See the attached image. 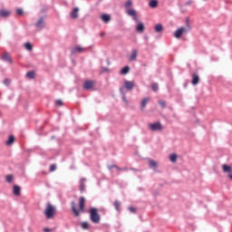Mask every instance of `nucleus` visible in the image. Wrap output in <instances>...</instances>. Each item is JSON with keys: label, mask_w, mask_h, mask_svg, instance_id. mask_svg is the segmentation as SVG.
<instances>
[{"label": "nucleus", "mask_w": 232, "mask_h": 232, "mask_svg": "<svg viewBox=\"0 0 232 232\" xmlns=\"http://www.w3.org/2000/svg\"><path fill=\"white\" fill-rule=\"evenodd\" d=\"M35 26L39 28V30H43V27L44 26V18H40L36 24Z\"/></svg>", "instance_id": "2eb2a0df"}, {"label": "nucleus", "mask_w": 232, "mask_h": 232, "mask_svg": "<svg viewBox=\"0 0 232 232\" xmlns=\"http://www.w3.org/2000/svg\"><path fill=\"white\" fill-rule=\"evenodd\" d=\"M126 10H130V6H133V2L131 0H128L124 5Z\"/></svg>", "instance_id": "a878e982"}, {"label": "nucleus", "mask_w": 232, "mask_h": 232, "mask_svg": "<svg viewBox=\"0 0 232 232\" xmlns=\"http://www.w3.org/2000/svg\"><path fill=\"white\" fill-rule=\"evenodd\" d=\"M136 31L140 34H142L144 32V24L139 23L138 25L136 26Z\"/></svg>", "instance_id": "6ab92c4d"}, {"label": "nucleus", "mask_w": 232, "mask_h": 232, "mask_svg": "<svg viewBox=\"0 0 232 232\" xmlns=\"http://www.w3.org/2000/svg\"><path fill=\"white\" fill-rule=\"evenodd\" d=\"M151 89H152L154 92H159V84H158V83H152V84H151Z\"/></svg>", "instance_id": "473e14b6"}, {"label": "nucleus", "mask_w": 232, "mask_h": 232, "mask_svg": "<svg viewBox=\"0 0 232 232\" xmlns=\"http://www.w3.org/2000/svg\"><path fill=\"white\" fill-rule=\"evenodd\" d=\"M85 51H86V49H84V47H81V46L77 45L72 49V54L82 53V52H85Z\"/></svg>", "instance_id": "6e6552de"}, {"label": "nucleus", "mask_w": 232, "mask_h": 232, "mask_svg": "<svg viewBox=\"0 0 232 232\" xmlns=\"http://www.w3.org/2000/svg\"><path fill=\"white\" fill-rule=\"evenodd\" d=\"M222 170H223V173H228V179H230V180H232V169H231V166L223 164L222 165Z\"/></svg>", "instance_id": "423d86ee"}, {"label": "nucleus", "mask_w": 232, "mask_h": 232, "mask_svg": "<svg viewBox=\"0 0 232 232\" xmlns=\"http://www.w3.org/2000/svg\"><path fill=\"white\" fill-rule=\"evenodd\" d=\"M26 77L28 79H35V72L30 71L26 73Z\"/></svg>", "instance_id": "393cba45"}, {"label": "nucleus", "mask_w": 232, "mask_h": 232, "mask_svg": "<svg viewBox=\"0 0 232 232\" xmlns=\"http://www.w3.org/2000/svg\"><path fill=\"white\" fill-rule=\"evenodd\" d=\"M100 35L101 37H104L106 35V33H101Z\"/></svg>", "instance_id": "79ce46f5"}, {"label": "nucleus", "mask_w": 232, "mask_h": 232, "mask_svg": "<svg viewBox=\"0 0 232 232\" xmlns=\"http://www.w3.org/2000/svg\"><path fill=\"white\" fill-rule=\"evenodd\" d=\"M81 226L82 229H88V227H90V225L88 224V222H82Z\"/></svg>", "instance_id": "72a5a7b5"}, {"label": "nucleus", "mask_w": 232, "mask_h": 232, "mask_svg": "<svg viewBox=\"0 0 232 232\" xmlns=\"http://www.w3.org/2000/svg\"><path fill=\"white\" fill-rule=\"evenodd\" d=\"M162 30H164V27L162 26L161 24H157L155 25V32H157L158 34L162 32Z\"/></svg>", "instance_id": "4be33fe9"}, {"label": "nucleus", "mask_w": 232, "mask_h": 232, "mask_svg": "<svg viewBox=\"0 0 232 232\" xmlns=\"http://www.w3.org/2000/svg\"><path fill=\"white\" fill-rule=\"evenodd\" d=\"M113 206H114L116 211H121V202L116 200V201H114Z\"/></svg>", "instance_id": "bb28decb"}, {"label": "nucleus", "mask_w": 232, "mask_h": 232, "mask_svg": "<svg viewBox=\"0 0 232 232\" xmlns=\"http://www.w3.org/2000/svg\"><path fill=\"white\" fill-rule=\"evenodd\" d=\"M159 104H160V106H162L163 108H166V102H164V101H160V102H159Z\"/></svg>", "instance_id": "ea45409f"}, {"label": "nucleus", "mask_w": 232, "mask_h": 232, "mask_svg": "<svg viewBox=\"0 0 232 232\" xmlns=\"http://www.w3.org/2000/svg\"><path fill=\"white\" fill-rule=\"evenodd\" d=\"M137 55H139V52L137 51V49L132 50L129 60L130 62L137 61Z\"/></svg>", "instance_id": "f8f14e48"}, {"label": "nucleus", "mask_w": 232, "mask_h": 232, "mask_svg": "<svg viewBox=\"0 0 232 232\" xmlns=\"http://www.w3.org/2000/svg\"><path fill=\"white\" fill-rule=\"evenodd\" d=\"M15 142V138L14 136H9L8 140L5 142L7 146H11V144H14Z\"/></svg>", "instance_id": "412c9836"}, {"label": "nucleus", "mask_w": 232, "mask_h": 232, "mask_svg": "<svg viewBox=\"0 0 232 232\" xmlns=\"http://www.w3.org/2000/svg\"><path fill=\"white\" fill-rule=\"evenodd\" d=\"M57 213V208L50 203H48L45 207V209L44 211V215L47 218V220H51L55 217V214Z\"/></svg>", "instance_id": "f03ea898"}, {"label": "nucleus", "mask_w": 232, "mask_h": 232, "mask_svg": "<svg viewBox=\"0 0 232 232\" xmlns=\"http://www.w3.org/2000/svg\"><path fill=\"white\" fill-rule=\"evenodd\" d=\"M122 100L126 102V96H123Z\"/></svg>", "instance_id": "c03bdc74"}, {"label": "nucleus", "mask_w": 232, "mask_h": 232, "mask_svg": "<svg viewBox=\"0 0 232 232\" xmlns=\"http://www.w3.org/2000/svg\"><path fill=\"white\" fill-rule=\"evenodd\" d=\"M101 19L102 21H103V23H110L111 17L110 16V14H103L101 15Z\"/></svg>", "instance_id": "a211bd4d"}, {"label": "nucleus", "mask_w": 232, "mask_h": 232, "mask_svg": "<svg viewBox=\"0 0 232 232\" xmlns=\"http://www.w3.org/2000/svg\"><path fill=\"white\" fill-rule=\"evenodd\" d=\"M129 211H130V213H136L137 212V208H135L133 207H130L129 208Z\"/></svg>", "instance_id": "4c0bfd02"}, {"label": "nucleus", "mask_w": 232, "mask_h": 232, "mask_svg": "<svg viewBox=\"0 0 232 232\" xmlns=\"http://www.w3.org/2000/svg\"><path fill=\"white\" fill-rule=\"evenodd\" d=\"M149 5L150 8H157V6L159 5V2L157 0H150Z\"/></svg>", "instance_id": "5701e85b"}, {"label": "nucleus", "mask_w": 232, "mask_h": 232, "mask_svg": "<svg viewBox=\"0 0 232 232\" xmlns=\"http://www.w3.org/2000/svg\"><path fill=\"white\" fill-rule=\"evenodd\" d=\"M150 168H157V162L154 160H150Z\"/></svg>", "instance_id": "f704fd0d"}, {"label": "nucleus", "mask_w": 232, "mask_h": 232, "mask_svg": "<svg viewBox=\"0 0 232 232\" xmlns=\"http://www.w3.org/2000/svg\"><path fill=\"white\" fill-rule=\"evenodd\" d=\"M57 169V166L55 164H52L50 166L49 171L53 172Z\"/></svg>", "instance_id": "c9c22d12"}, {"label": "nucleus", "mask_w": 232, "mask_h": 232, "mask_svg": "<svg viewBox=\"0 0 232 232\" xmlns=\"http://www.w3.org/2000/svg\"><path fill=\"white\" fill-rule=\"evenodd\" d=\"M200 82V77H198V74H193L192 75V84L193 86H197V84Z\"/></svg>", "instance_id": "dca6fc26"}, {"label": "nucleus", "mask_w": 232, "mask_h": 232, "mask_svg": "<svg viewBox=\"0 0 232 232\" xmlns=\"http://www.w3.org/2000/svg\"><path fill=\"white\" fill-rule=\"evenodd\" d=\"M124 86H125L126 90L130 91V90H133L135 83L133 82L125 81Z\"/></svg>", "instance_id": "ddd939ff"}, {"label": "nucleus", "mask_w": 232, "mask_h": 232, "mask_svg": "<svg viewBox=\"0 0 232 232\" xmlns=\"http://www.w3.org/2000/svg\"><path fill=\"white\" fill-rule=\"evenodd\" d=\"M84 179H82L81 181H80V191H84V188H85V185H84Z\"/></svg>", "instance_id": "c756f323"}, {"label": "nucleus", "mask_w": 232, "mask_h": 232, "mask_svg": "<svg viewBox=\"0 0 232 232\" xmlns=\"http://www.w3.org/2000/svg\"><path fill=\"white\" fill-rule=\"evenodd\" d=\"M13 193L15 197H19V195H21V187H19V185H14L13 187Z\"/></svg>", "instance_id": "4468645a"}, {"label": "nucleus", "mask_w": 232, "mask_h": 232, "mask_svg": "<svg viewBox=\"0 0 232 232\" xmlns=\"http://www.w3.org/2000/svg\"><path fill=\"white\" fill-rule=\"evenodd\" d=\"M127 14L128 15H130L131 17H133L134 21H138L137 20V11H135V9H127Z\"/></svg>", "instance_id": "9b49d317"}, {"label": "nucleus", "mask_w": 232, "mask_h": 232, "mask_svg": "<svg viewBox=\"0 0 232 232\" xmlns=\"http://www.w3.org/2000/svg\"><path fill=\"white\" fill-rule=\"evenodd\" d=\"M16 14H17L18 15H23V14H24L23 9H21V8L16 9Z\"/></svg>", "instance_id": "e433bc0d"}, {"label": "nucleus", "mask_w": 232, "mask_h": 232, "mask_svg": "<svg viewBox=\"0 0 232 232\" xmlns=\"http://www.w3.org/2000/svg\"><path fill=\"white\" fill-rule=\"evenodd\" d=\"M4 82H5V84L8 85V84H10V80L5 79V80L4 81Z\"/></svg>", "instance_id": "a19ab883"}, {"label": "nucleus", "mask_w": 232, "mask_h": 232, "mask_svg": "<svg viewBox=\"0 0 232 232\" xmlns=\"http://www.w3.org/2000/svg\"><path fill=\"white\" fill-rule=\"evenodd\" d=\"M70 15L72 19H77V17H79V7H74Z\"/></svg>", "instance_id": "9d476101"}, {"label": "nucleus", "mask_w": 232, "mask_h": 232, "mask_svg": "<svg viewBox=\"0 0 232 232\" xmlns=\"http://www.w3.org/2000/svg\"><path fill=\"white\" fill-rule=\"evenodd\" d=\"M188 5H191V2H188Z\"/></svg>", "instance_id": "a18cd8bd"}, {"label": "nucleus", "mask_w": 232, "mask_h": 232, "mask_svg": "<svg viewBox=\"0 0 232 232\" xmlns=\"http://www.w3.org/2000/svg\"><path fill=\"white\" fill-rule=\"evenodd\" d=\"M113 168H115L116 169H118L119 171H126L127 169H121L119 168L117 165H112L109 167V169H113Z\"/></svg>", "instance_id": "7c9ffc66"}, {"label": "nucleus", "mask_w": 232, "mask_h": 232, "mask_svg": "<svg viewBox=\"0 0 232 232\" xmlns=\"http://www.w3.org/2000/svg\"><path fill=\"white\" fill-rule=\"evenodd\" d=\"M187 24V29L185 27H179L174 32V37L176 39H180L182 37V34H187V32H189L191 30V24H189V18H187L186 21Z\"/></svg>", "instance_id": "7ed1b4c3"}, {"label": "nucleus", "mask_w": 232, "mask_h": 232, "mask_svg": "<svg viewBox=\"0 0 232 232\" xmlns=\"http://www.w3.org/2000/svg\"><path fill=\"white\" fill-rule=\"evenodd\" d=\"M86 204V198L84 197L80 198L79 201V210L75 208V201H72L71 206H72V211L74 215V217H79V211L80 213H84V205Z\"/></svg>", "instance_id": "f257e3e1"}, {"label": "nucleus", "mask_w": 232, "mask_h": 232, "mask_svg": "<svg viewBox=\"0 0 232 232\" xmlns=\"http://www.w3.org/2000/svg\"><path fill=\"white\" fill-rule=\"evenodd\" d=\"M148 102H150V98H144L143 100H141V110H144L146 108V104H148Z\"/></svg>", "instance_id": "aec40b11"}, {"label": "nucleus", "mask_w": 232, "mask_h": 232, "mask_svg": "<svg viewBox=\"0 0 232 232\" xmlns=\"http://www.w3.org/2000/svg\"><path fill=\"white\" fill-rule=\"evenodd\" d=\"M97 211L98 210L95 208H92L89 211L90 218H91L92 222H93V224H99V222H101V216L99 215V213Z\"/></svg>", "instance_id": "20e7f679"}, {"label": "nucleus", "mask_w": 232, "mask_h": 232, "mask_svg": "<svg viewBox=\"0 0 232 232\" xmlns=\"http://www.w3.org/2000/svg\"><path fill=\"white\" fill-rule=\"evenodd\" d=\"M44 232H50V228H44Z\"/></svg>", "instance_id": "37998d69"}, {"label": "nucleus", "mask_w": 232, "mask_h": 232, "mask_svg": "<svg viewBox=\"0 0 232 232\" xmlns=\"http://www.w3.org/2000/svg\"><path fill=\"white\" fill-rule=\"evenodd\" d=\"M3 61H7V63H10V64H12V63H14L12 61V57L10 56V53L5 52L2 56H1Z\"/></svg>", "instance_id": "1a4fd4ad"}, {"label": "nucleus", "mask_w": 232, "mask_h": 232, "mask_svg": "<svg viewBox=\"0 0 232 232\" xmlns=\"http://www.w3.org/2000/svg\"><path fill=\"white\" fill-rule=\"evenodd\" d=\"M12 13L6 9L0 10V17H9Z\"/></svg>", "instance_id": "f3484780"}, {"label": "nucleus", "mask_w": 232, "mask_h": 232, "mask_svg": "<svg viewBox=\"0 0 232 232\" xmlns=\"http://www.w3.org/2000/svg\"><path fill=\"white\" fill-rule=\"evenodd\" d=\"M94 84H95V82L87 80L83 83V89L84 90H92V88H93Z\"/></svg>", "instance_id": "0eeeda50"}, {"label": "nucleus", "mask_w": 232, "mask_h": 232, "mask_svg": "<svg viewBox=\"0 0 232 232\" xmlns=\"http://www.w3.org/2000/svg\"><path fill=\"white\" fill-rule=\"evenodd\" d=\"M170 162H177V154H171L169 156Z\"/></svg>", "instance_id": "2f4dec72"}, {"label": "nucleus", "mask_w": 232, "mask_h": 232, "mask_svg": "<svg viewBox=\"0 0 232 232\" xmlns=\"http://www.w3.org/2000/svg\"><path fill=\"white\" fill-rule=\"evenodd\" d=\"M149 128L151 131H162V124L160 122L150 123Z\"/></svg>", "instance_id": "39448f33"}, {"label": "nucleus", "mask_w": 232, "mask_h": 232, "mask_svg": "<svg viewBox=\"0 0 232 232\" xmlns=\"http://www.w3.org/2000/svg\"><path fill=\"white\" fill-rule=\"evenodd\" d=\"M130 72V66H125L121 70V75H126V73Z\"/></svg>", "instance_id": "b1692460"}, {"label": "nucleus", "mask_w": 232, "mask_h": 232, "mask_svg": "<svg viewBox=\"0 0 232 232\" xmlns=\"http://www.w3.org/2000/svg\"><path fill=\"white\" fill-rule=\"evenodd\" d=\"M55 104H56V106H63V101L62 100H57Z\"/></svg>", "instance_id": "58836bf2"}, {"label": "nucleus", "mask_w": 232, "mask_h": 232, "mask_svg": "<svg viewBox=\"0 0 232 232\" xmlns=\"http://www.w3.org/2000/svg\"><path fill=\"white\" fill-rule=\"evenodd\" d=\"M24 48H26L29 52H32V50H34V46L30 43H25Z\"/></svg>", "instance_id": "cd10ccee"}, {"label": "nucleus", "mask_w": 232, "mask_h": 232, "mask_svg": "<svg viewBox=\"0 0 232 232\" xmlns=\"http://www.w3.org/2000/svg\"><path fill=\"white\" fill-rule=\"evenodd\" d=\"M5 180H6V182H8L10 184L14 180V175H12V174L7 175L5 177Z\"/></svg>", "instance_id": "c85d7f7f"}]
</instances>
